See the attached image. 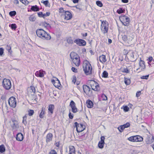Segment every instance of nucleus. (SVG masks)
Returning a JSON list of instances; mask_svg holds the SVG:
<instances>
[{
	"instance_id": "nucleus-41",
	"label": "nucleus",
	"mask_w": 154,
	"mask_h": 154,
	"mask_svg": "<svg viewBox=\"0 0 154 154\" xmlns=\"http://www.w3.org/2000/svg\"><path fill=\"white\" fill-rule=\"evenodd\" d=\"M118 129L120 132H122V131L124 129H125V128H124V126H123V125H122L119 127Z\"/></svg>"
},
{
	"instance_id": "nucleus-25",
	"label": "nucleus",
	"mask_w": 154,
	"mask_h": 154,
	"mask_svg": "<svg viewBox=\"0 0 154 154\" xmlns=\"http://www.w3.org/2000/svg\"><path fill=\"white\" fill-rule=\"evenodd\" d=\"M54 108V106L53 104H50L48 106V110L49 112H50L51 114L53 112V110Z\"/></svg>"
},
{
	"instance_id": "nucleus-6",
	"label": "nucleus",
	"mask_w": 154,
	"mask_h": 154,
	"mask_svg": "<svg viewBox=\"0 0 154 154\" xmlns=\"http://www.w3.org/2000/svg\"><path fill=\"white\" fill-rule=\"evenodd\" d=\"M120 20L122 23L125 26H128L129 24V18L125 16H122L120 17Z\"/></svg>"
},
{
	"instance_id": "nucleus-20",
	"label": "nucleus",
	"mask_w": 154,
	"mask_h": 154,
	"mask_svg": "<svg viewBox=\"0 0 154 154\" xmlns=\"http://www.w3.org/2000/svg\"><path fill=\"white\" fill-rule=\"evenodd\" d=\"M99 59L100 62L102 63H105L107 60L106 56L104 55L100 56L99 57Z\"/></svg>"
},
{
	"instance_id": "nucleus-33",
	"label": "nucleus",
	"mask_w": 154,
	"mask_h": 154,
	"mask_svg": "<svg viewBox=\"0 0 154 154\" xmlns=\"http://www.w3.org/2000/svg\"><path fill=\"white\" fill-rule=\"evenodd\" d=\"M45 114V111L43 109V108H42L41 112L39 114V117L41 118H43L44 117V115Z\"/></svg>"
},
{
	"instance_id": "nucleus-4",
	"label": "nucleus",
	"mask_w": 154,
	"mask_h": 154,
	"mask_svg": "<svg viewBox=\"0 0 154 154\" xmlns=\"http://www.w3.org/2000/svg\"><path fill=\"white\" fill-rule=\"evenodd\" d=\"M2 85L3 87L6 90H9L11 87V82L9 79H3Z\"/></svg>"
},
{
	"instance_id": "nucleus-37",
	"label": "nucleus",
	"mask_w": 154,
	"mask_h": 154,
	"mask_svg": "<svg viewBox=\"0 0 154 154\" xmlns=\"http://www.w3.org/2000/svg\"><path fill=\"white\" fill-rule=\"evenodd\" d=\"M26 119L27 116H25L23 117V123L25 125L27 124Z\"/></svg>"
},
{
	"instance_id": "nucleus-16",
	"label": "nucleus",
	"mask_w": 154,
	"mask_h": 154,
	"mask_svg": "<svg viewBox=\"0 0 154 154\" xmlns=\"http://www.w3.org/2000/svg\"><path fill=\"white\" fill-rule=\"evenodd\" d=\"M100 139V141L98 143V146L99 148L102 149L103 148L105 143L104 140L105 138L104 136H101Z\"/></svg>"
},
{
	"instance_id": "nucleus-47",
	"label": "nucleus",
	"mask_w": 154,
	"mask_h": 154,
	"mask_svg": "<svg viewBox=\"0 0 154 154\" xmlns=\"http://www.w3.org/2000/svg\"><path fill=\"white\" fill-rule=\"evenodd\" d=\"M128 139L130 141L134 142V136L131 137Z\"/></svg>"
},
{
	"instance_id": "nucleus-5",
	"label": "nucleus",
	"mask_w": 154,
	"mask_h": 154,
	"mask_svg": "<svg viewBox=\"0 0 154 154\" xmlns=\"http://www.w3.org/2000/svg\"><path fill=\"white\" fill-rule=\"evenodd\" d=\"M89 83L92 90L96 91L100 90L99 85L95 81L91 80L90 81Z\"/></svg>"
},
{
	"instance_id": "nucleus-17",
	"label": "nucleus",
	"mask_w": 154,
	"mask_h": 154,
	"mask_svg": "<svg viewBox=\"0 0 154 154\" xmlns=\"http://www.w3.org/2000/svg\"><path fill=\"white\" fill-rule=\"evenodd\" d=\"M72 17V14L71 13L68 11H65V19L68 20L70 19Z\"/></svg>"
},
{
	"instance_id": "nucleus-15",
	"label": "nucleus",
	"mask_w": 154,
	"mask_h": 154,
	"mask_svg": "<svg viewBox=\"0 0 154 154\" xmlns=\"http://www.w3.org/2000/svg\"><path fill=\"white\" fill-rule=\"evenodd\" d=\"M70 106L71 107L72 111L73 112L76 113L77 112V109L75 106V103L73 101H71L70 103Z\"/></svg>"
},
{
	"instance_id": "nucleus-14",
	"label": "nucleus",
	"mask_w": 154,
	"mask_h": 154,
	"mask_svg": "<svg viewBox=\"0 0 154 154\" xmlns=\"http://www.w3.org/2000/svg\"><path fill=\"white\" fill-rule=\"evenodd\" d=\"M13 124L11 125V127L13 130L16 131L19 128V124L17 121H12Z\"/></svg>"
},
{
	"instance_id": "nucleus-51",
	"label": "nucleus",
	"mask_w": 154,
	"mask_h": 154,
	"mask_svg": "<svg viewBox=\"0 0 154 154\" xmlns=\"http://www.w3.org/2000/svg\"><path fill=\"white\" fill-rule=\"evenodd\" d=\"M129 108L127 106H125L124 107L123 109L124 110L125 112H128L129 110Z\"/></svg>"
},
{
	"instance_id": "nucleus-13",
	"label": "nucleus",
	"mask_w": 154,
	"mask_h": 154,
	"mask_svg": "<svg viewBox=\"0 0 154 154\" xmlns=\"http://www.w3.org/2000/svg\"><path fill=\"white\" fill-rule=\"evenodd\" d=\"M45 74V72L41 69L39 71H36L35 73V75L36 76L38 77L42 78L44 76Z\"/></svg>"
},
{
	"instance_id": "nucleus-21",
	"label": "nucleus",
	"mask_w": 154,
	"mask_h": 154,
	"mask_svg": "<svg viewBox=\"0 0 154 154\" xmlns=\"http://www.w3.org/2000/svg\"><path fill=\"white\" fill-rule=\"evenodd\" d=\"M53 138V135L51 133H49L47 135L46 137V141L47 143L51 141Z\"/></svg>"
},
{
	"instance_id": "nucleus-34",
	"label": "nucleus",
	"mask_w": 154,
	"mask_h": 154,
	"mask_svg": "<svg viewBox=\"0 0 154 154\" xmlns=\"http://www.w3.org/2000/svg\"><path fill=\"white\" fill-rule=\"evenodd\" d=\"M108 73L106 71H104L102 73V77L107 78L108 77Z\"/></svg>"
},
{
	"instance_id": "nucleus-64",
	"label": "nucleus",
	"mask_w": 154,
	"mask_h": 154,
	"mask_svg": "<svg viewBox=\"0 0 154 154\" xmlns=\"http://www.w3.org/2000/svg\"><path fill=\"white\" fill-rule=\"evenodd\" d=\"M141 94L140 91H138L136 93V96L137 97H139Z\"/></svg>"
},
{
	"instance_id": "nucleus-61",
	"label": "nucleus",
	"mask_w": 154,
	"mask_h": 154,
	"mask_svg": "<svg viewBox=\"0 0 154 154\" xmlns=\"http://www.w3.org/2000/svg\"><path fill=\"white\" fill-rule=\"evenodd\" d=\"M69 117L70 119H72L73 118V114L70 112L69 114Z\"/></svg>"
},
{
	"instance_id": "nucleus-48",
	"label": "nucleus",
	"mask_w": 154,
	"mask_h": 154,
	"mask_svg": "<svg viewBox=\"0 0 154 154\" xmlns=\"http://www.w3.org/2000/svg\"><path fill=\"white\" fill-rule=\"evenodd\" d=\"M51 13L50 12H47L46 13L44 14L43 16H44V18L45 17L49 16L50 15Z\"/></svg>"
},
{
	"instance_id": "nucleus-27",
	"label": "nucleus",
	"mask_w": 154,
	"mask_h": 154,
	"mask_svg": "<svg viewBox=\"0 0 154 154\" xmlns=\"http://www.w3.org/2000/svg\"><path fill=\"white\" fill-rule=\"evenodd\" d=\"M87 107L89 108H91L93 106V102L90 100H88L86 101Z\"/></svg>"
},
{
	"instance_id": "nucleus-35",
	"label": "nucleus",
	"mask_w": 154,
	"mask_h": 154,
	"mask_svg": "<svg viewBox=\"0 0 154 154\" xmlns=\"http://www.w3.org/2000/svg\"><path fill=\"white\" fill-rule=\"evenodd\" d=\"M31 9L34 11H39V9L37 6H33L31 8Z\"/></svg>"
},
{
	"instance_id": "nucleus-11",
	"label": "nucleus",
	"mask_w": 154,
	"mask_h": 154,
	"mask_svg": "<svg viewBox=\"0 0 154 154\" xmlns=\"http://www.w3.org/2000/svg\"><path fill=\"white\" fill-rule=\"evenodd\" d=\"M122 39L125 42H127L128 43L130 42L132 40L133 38L132 36L130 35H122Z\"/></svg>"
},
{
	"instance_id": "nucleus-59",
	"label": "nucleus",
	"mask_w": 154,
	"mask_h": 154,
	"mask_svg": "<svg viewBox=\"0 0 154 154\" xmlns=\"http://www.w3.org/2000/svg\"><path fill=\"white\" fill-rule=\"evenodd\" d=\"M60 10V13H65V11H64V10H63V8H61L59 9Z\"/></svg>"
},
{
	"instance_id": "nucleus-26",
	"label": "nucleus",
	"mask_w": 154,
	"mask_h": 154,
	"mask_svg": "<svg viewBox=\"0 0 154 154\" xmlns=\"http://www.w3.org/2000/svg\"><path fill=\"white\" fill-rule=\"evenodd\" d=\"M143 140V138L140 136H134V142H141Z\"/></svg>"
},
{
	"instance_id": "nucleus-2",
	"label": "nucleus",
	"mask_w": 154,
	"mask_h": 154,
	"mask_svg": "<svg viewBox=\"0 0 154 154\" xmlns=\"http://www.w3.org/2000/svg\"><path fill=\"white\" fill-rule=\"evenodd\" d=\"M83 70L87 75L91 74L92 68L89 62L87 60H85L83 64Z\"/></svg>"
},
{
	"instance_id": "nucleus-31",
	"label": "nucleus",
	"mask_w": 154,
	"mask_h": 154,
	"mask_svg": "<svg viewBox=\"0 0 154 154\" xmlns=\"http://www.w3.org/2000/svg\"><path fill=\"white\" fill-rule=\"evenodd\" d=\"M41 2L43 3L46 7H50V5L48 0L45 1H42Z\"/></svg>"
},
{
	"instance_id": "nucleus-42",
	"label": "nucleus",
	"mask_w": 154,
	"mask_h": 154,
	"mask_svg": "<svg viewBox=\"0 0 154 154\" xmlns=\"http://www.w3.org/2000/svg\"><path fill=\"white\" fill-rule=\"evenodd\" d=\"M9 14L10 16L12 17L14 16L16 14V13L15 11H13L10 12Z\"/></svg>"
},
{
	"instance_id": "nucleus-9",
	"label": "nucleus",
	"mask_w": 154,
	"mask_h": 154,
	"mask_svg": "<svg viewBox=\"0 0 154 154\" xmlns=\"http://www.w3.org/2000/svg\"><path fill=\"white\" fill-rule=\"evenodd\" d=\"M8 103L9 105L13 108H15L16 106V99L14 97H11L8 100Z\"/></svg>"
},
{
	"instance_id": "nucleus-19",
	"label": "nucleus",
	"mask_w": 154,
	"mask_h": 154,
	"mask_svg": "<svg viewBox=\"0 0 154 154\" xmlns=\"http://www.w3.org/2000/svg\"><path fill=\"white\" fill-rule=\"evenodd\" d=\"M16 139L18 141H21L23 139V134L20 133H18L16 136Z\"/></svg>"
},
{
	"instance_id": "nucleus-43",
	"label": "nucleus",
	"mask_w": 154,
	"mask_h": 154,
	"mask_svg": "<svg viewBox=\"0 0 154 154\" xmlns=\"http://www.w3.org/2000/svg\"><path fill=\"white\" fill-rule=\"evenodd\" d=\"M101 97L103 100H107V96L104 94H102L101 95Z\"/></svg>"
},
{
	"instance_id": "nucleus-49",
	"label": "nucleus",
	"mask_w": 154,
	"mask_h": 154,
	"mask_svg": "<svg viewBox=\"0 0 154 154\" xmlns=\"http://www.w3.org/2000/svg\"><path fill=\"white\" fill-rule=\"evenodd\" d=\"M122 72H123L128 73L129 72V71L128 69L127 68H124L122 69Z\"/></svg>"
},
{
	"instance_id": "nucleus-1",
	"label": "nucleus",
	"mask_w": 154,
	"mask_h": 154,
	"mask_svg": "<svg viewBox=\"0 0 154 154\" xmlns=\"http://www.w3.org/2000/svg\"><path fill=\"white\" fill-rule=\"evenodd\" d=\"M36 32L38 37L43 39L48 40L51 38L50 35L43 29H38L36 30Z\"/></svg>"
},
{
	"instance_id": "nucleus-58",
	"label": "nucleus",
	"mask_w": 154,
	"mask_h": 154,
	"mask_svg": "<svg viewBox=\"0 0 154 154\" xmlns=\"http://www.w3.org/2000/svg\"><path fill=\"white\" fill-rule=\"evenodd\" d=\"M38 14L40 17H42L44 18V16H43L44 14H43L42 12H39L38 13Z\"/></svg>"
},
{
	"instance_id": "nucleus-56",
	"label": "nucleus",
	"mask_w": 154,
	"mask_h": 154,
	"mask_svg": "<svg viewBox=\"0 0 154 154\" xmlns=\"http://www.w3.org/2000/svg\"><path fill=\"white\" fill-rule=\"evenodd\" d=\"M153 59V58L152 57H149L147 59L148 63L149 64V62H150Z\"/></svg>"
},
{
	"instance_id": "nucleus-8",
	"label": "nucleus",
	"mask_w": 154,
	"mask_h": 154,
	"mask_svg": "<svg viewBox=\"0 0 154 154\" xmlns=\"http://www.w3.org/2000/svg\"><path fill=\"white\" fill-rule=\"evenodd\" d=\"M83 88L84 92L89 97L92 95V91L88 86L84 85H83Z\"/></svg>"
},
{
	"instance_id": "nucleus-40",
	"label": "nucleus",
	"mask_w": 154,
	"mask_h": 154,
	"mask_svg": "<svg viewBox=\"0 0 154 154\" xmlns=\"http://www.w3.org/2000/svg\"><path fill=\"white\" fill-rule=\"evenodd\" d=\"M96 4L97 6L100 7H102L103 6V4L101 1H97L96 2Z\"/></svg>"
},
{
	"instance_id": "nucleus-12",
	"label": "nucleus",
	"mask_w": 154,
	"mask_h": 154,
	"mask_svg": "<svg viewBox=\"0 0 154 154\" xmlns=\"http://www.w3.org/2000/svg\"><path fill=\"white\" fill-rule=\"evenodd\" d=\"M55 78V80H52L51 82L55 87L58 88L61 85L60 82L57 78Z\"/></svg>"
},
{
	"instance_id": "nucleus-29",
	"label": "nucleus",
	"mask_w": 154,
	"mask_h": 154,
	"mask_svg": "<svg viewBox=\"0 0 154 154\" xmlns=\"http://www.w3.org/2000/svg\"><path fill=\"white\" fill-rule=\"evenodd\" d=\"M77 54L74 52H72L70 54V56L72 60H73L76 57Z\"/></svg>"
},
{
	"instance_id": "nucleus-28",
	"label": "nucleus",
	"mask_w": 154,
	"mask_h": 154,
	"mask_svg": "<svg viewBox=\"0 0 154 154\" xmlns=\"http://www.w3.org/2000/svg\"><path fill=\"white\" fill-rule=\"evenodd\" d=\"M73 63L75 64V65L77 66H79L80 64V60H72Z\"/></svg>"
},
{
	"instance_id": "nucleus-23",
	"label": "nucleus",
	"mask_w": 154,
	"mask_h": 154,
	"mask_svg": "<svg viewBox=\"0 0 154 154\" xmlns=\"http://www.w3.org/2000/svg\"><path fill=\"white\" fill-rule=\"evenodd\" d=\"M69 153L68 154H75V149L73 146H69Z\"/></svg>"
},
{
	"instance_id": "nucleus-55",
	"label": "nucleus",
	"mask_w": 154,
	"mask_h": 154,
	"mask_svg": "<svg viewBox=\"0 0 154 154\" xmlns=\"http://www.w3.org/2000/svg\"><path fill=\"white\" fill-rule=\"evenodd\" d=\"M11 28L12 29H15L16 28V26L15 24H12L11 25Z\"/></svg>"
},
{
	"instance_id": "nucleus-39",
	"label": "nucleus",
	"mask_w": 154,
	"mask_h": 154,
	"mask_svg": "<svg viewBox=\"0 0 154 154\" xmlns=\"http://www.w3.org/2000/svg\"><path fill=\"white\" fill-rule=\"evenodd\" d=\"M34 113V111L33 110L29 109L28 110V115L29 116H32Z\"/></svg>"
},
{
	"instance_id": "nucleus-57",
	"label": "nucleus",
	"mask_w": 154,
	"mask_h": 154,
	"mask_svg": "<svg viewBox=\"0 0 154 154\" xmlns=\"http://www.w3.org/2000/svg\"><path fill=\"white\" fill-rule=\"evenodd\" d=\"M76 80V76H73V79L72 80V82H73L74 84H75Z\"/></svg>"
},
{
	"instance_id": "nucleus-3",
	"label": "nucleus",
	"mask_w": 154,
	"mask_h": 154,
	"mask_svg": "<svg viewBox=\"0 0 154 154\" xmlns=\"http://www.w3.org/2000/svg\"><path fill=\"white\" fill-rule=\"evenodd\" d=\"M109 26V24L106 21H103L101 22L100 28L101 31L104 34L107 32Z\"/></svg>"
},
{
	"instance_id": "nucleus-45",
	"label": "nucleus",
	"mask_w": 154,
	"mask_h": 154,
	"mask_svg": "<svg viewBox=\"0 0 154 154\" xmlns=\"http://www.w3.org/2000/svg\"><path fill=\"white\" fill-rule=\"evenodd\" d=\"M6 49L9 52H11V48L10 46L7 45L6 47Z\"/></svg>"
},
{
	"instance_id": "nucleus-30",
	"label": "nucleus",
	"mask_w": 154,
	"mask_h": 154,
	"mask_svg": "<svg viewBox=\"0 0 154 154\" xmlns=\"http://www.w3.org/2000/svg\"><path fill=\"white\" fill-rule=\"evenodd\" d=\"M5 148L4 145H2L0 146V152L3 153L5 152Z\"/></svg>"
},
{
	"instance_id": "nucleus-50",
	"label": "nucleus",
	"mask_w": 154,
	"mask_h": 154,
	"mask_svg": "<svg viewBox=\"0 0 154 154\" xmlns=\"http://www.w3.org/2000/svg\"><path fill=\"white\" fill-rule=\"evenodd\" d=\"M124 128H126L129 127L130 126V124L129 123L127 122L125 124L123 125Z\"/></svg>"
},
{
	"instance_id": "nucleus-18",
	"label": "nucleus",
	"mask_w": 154,
	"mask_h": 154,
	"mask_svg": "<svg viewBox=\"0 0 154 154\" xmlns=\"http://www.w3.org/2000/svg\"><path fill=\"white\" fill-rule=\"evenodd\" d=\"M35 92V88L33 86H31L29 88L28 93L29 95H34Z\"/></svg>"
},
{
	"instance_id": "nucleus-54",
	"label": "nucleus",
	"mask_w": 154,
	"mask_h": 154,
	"mask_svg": "<svg viewBox=\"0 0 154 154\" xmlns=\"http://www.w3.org/2000/svg\"><path fill=\"white\" fill-rule=\"evenodd\" d=\"M117 12L118 14H120L123 13V10L122 8H120L119 9H118L117 10Z\"/></svg>"
},
{
	"instance_id": "nucleus-63",
	"label": "nucleus",
	"mask_w": 154,
	"mask_h": 154,
	"mask_svg": "<svg viewBox=\"0 0 154 154\" xmlns=\"http://www.w3.org/2000/svg\"><path fill=\"white\" fill-rule=\"evenodd\" d=\"M14 3L16 5H17L19 4V2L18 0H14Z\"/></svg>"
},
{
	"instance_id": "nucleus-24",
	"label": "nucleus",
	"mask_w": 154,
	"mask_h": 154,
	"mask_svg": "<svg viewBox=\"0 0 154 154\" xmlns=\"http://www.w3.org/2000/svg\"><path fill=\"white\" fill-rule=\"evenodd\" d=\"M128 54L131 61H134L135 60V58L134 57V53L133 52H129Z\"/></svg>"
},
{
	"instance_id": "nucleus-53",
	"label": "nucleus",
	"mask_w": 154,
	"mask_h": 154,
	"mask_svg": "<svg viewBox=\"0 0 154 154\" xmlns=\"http://www.w3.org/2000/svg\"><path fill=\"white\" fill-rule=\"evenodd\" d=\"M4 53V49L2 48H0V56H2Z\"/></svg>"
},
{
	"instance_id": "nucleus-10",
	"label": "nucleus",
	"mask_w": 154,
	"mask_h": 154,
	"mask_svg": "<svg viewBox=\"0 0 154 154\" xmlns=\"http://www.w3.org/2000/svg\"><path fill=\"white\" fill-rule=\"evenodd\" d=\"M74 42L79 46H85L86 45V42L84 40L77 39H75L74 41Z\"/></svg>"
},
{
	"instance_id": "nucleus-36",
	"label": "nucleus",
	"mask_w": 154,
	"mask_h": 154,
	"mask_svg": "<svg viewBox=\"0 0 154 154\" xmlns=\"http://www.w3.org/2000/svg\"><path fill=\"white\" fill-rule=\"evenodd\" d=\"M67 42L69 44H72L73 43V41L71 37L68 38L67 39Z\"/></svg>"
},
{
	"instance_id": "nucleus-44",
	"label": "nucleus",
	"mask_w": 154,
	"mask_h": 154,
	"mask_svg": "<svg viewBox=\"0 0 154 154\" xmlns=\"http://www.w3.org/2000/svg\"><path fill=\"white\" fill-rule=\"evenodd\" d=\"M149 75H143L140 78L142 79H147L149 78Z\"/></svg>"
},
{
	"instance_id": "nucleus-38",
	"label": "nucleus",
	"mask_w": 154,
	"mask_h": 154,
	"mask_svg": "<svg viewBox=\"0 0 154 154\" xmlns=\"http://www.w3.org/2000/svg\"><path fill=\"white\" fill-rule=\"evenodd\" d=\"M36 19L35 17L33 15H31L29 17V20L31 21H34Z\"/></svg>"
},
{
	"instance_id": "nucleus-52",
	"label": "nucleus",
	"mask_w": 154,
	"mask_h": 154,
	"mask_svg": "<svg viewBox=\"0 0 154 154\" xmlns=\"http://www.w3.org/2000/svg\"><path fill=\"white\" fill-rule=\"evenodd\" d=\"M49 154H57L56 151L54 150L53 149L51 150Z\"/></svg>"
},
{
	"instance_id": "nucleus-46",
	"label": "nucleus",
	"mask_w": 154,
	"mask_h": 154,
	"mask_svg": "<svg viewBox=\"0 0 154 154\" xmlns=\"http://www.w3.org/2000/svg\"><path fill=\"white\" fill-rule=\"evenodd\" d=\"M21 2L25 5H28L29 3V2L27 0H23Z\"/></svg>"
},
{
	"instance_id": "nucleus-60",
	"label": "nucleus",
	"mask_w": 154,
	"mask_h": 154,
	"mask_svg": "<svg viewBox=\"0 0 154 154\" xmlns=\"http://www.w3.org/2000/svg\"><path fill=\"white\" fill-rule=\"evenodd\" d=\"M72 70L75 72H77V69L74 67H72L71 68Z\"/></svg>"
},
{
	"instance_id": "nucleus-22",
	"label": "nucleus",
	"mask_w": 154,
	"mask_h": 154,
	"mask_svg": "<svg viewBox=\"0 0 154 154\" xmlns=\"http://www.w3.org/2000/svg\"><path fill=\"white\" fill-rule=\"evenodd\" d=\"M139 65L140 67V68H140V69L142 70H144L145 68V65L144 64V62L143 60H140L139 62Z\"/></svg>"
},
{
	"instance_id": "nucleus-32",
	"label": "nucleus",
	"mask_w": 154,
	"mask_h": 154,
	"mask_svg": "<svg viewBox=\"0 0 154 154\" xmlns=\"http://www.w3.org/2000/svg\"><path fill=\"white\" fill-rule=\"evenodd\" d=\"M124 82L125 84L127 85H129L131 82L130 79L126 78H125Z\"/></svg>"
},
{
	"instance_id": "nucleus-62",
	"label": "nucleus",
	"mask_w": 154,
	"mask_h": 154,
	"mask_svg": "<svg viewBox=\"0 0 154 154\" xmlns=\"http://www.w3.org/2000/svg\"><path fill=\"white\" fill-rule=\"evenodd\" d=\"M76 56V57H75V58L73 60H80V57L78 54H77Z\"/></svg>"
},
{
	"instance_id": "nucleus-7",
	"label": "nucleus",
	"mask_w": 154,
	"mask_h": 154,
	"mask_svg": "<svg viewBox=\"0 0 154 154\" xmlns=\"http://www.w3.org/2000/svg\"><path fill=\"white\" fill-rule=\"evenodd\" d=\"M74 126L76 128L77 131L78 133L82 132L85 128V126L81 124H79L77 122L74 123Z\"/></svg>"
}]
</instances>
